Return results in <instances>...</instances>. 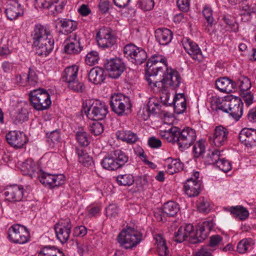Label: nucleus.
I'll return each instance as SVG.
<instances>
[{"label":"nucleus","instance_id":"2","mask_svg":"<svg viewBox=\"0 0 256 256\" xmlns=\"http://www.w3.org/2000/svg\"><path fill=\"white\" fill-rule=\"evenodd\" d=\"M29 100L32 107L38 111L48 109L52 104L50 94L44 88L31 90L29 94Z\"/></svg>","mask_w":256,"mask_h":256},{"label":"nucleus","instance_id":"57","mask_svg":"<svg viewBox=\"0 0 256 256\" xmlns=\"http://www.w3.org/2000/svg\"><path fill=\"white\" fill-rule=\"evenodd\" d=\"M76 137L78 142L82 146H87L90 143L88 134L85 132H78L76 134Z\"/></svg>","mask_w":256,"mask_h":256},{"label":"nucleus","instance_id":"6","mask_svg":"<svg viewBox=\"0 0 256 256\" xmlns=\"http://www.w3.org/2000/svg\"><path fill=\"white\" fill-rule=\"evenodd\" d=\"M8 238L12 243L24 244L29 241L30 233L26 227L14 224L8 228Z\"/></svg>","mask_w":256,"mask_h":256},{"label":"nucleus","instance_id":"32","mask_svg":"<svg viewBox=\"0 0 256 256\" xmlns=\"http://www.w3.org/2000/svg\"><path fill=\"white\" fill-rule=\"evenodd\" d=\"M222 240V238L218 235L212 236L210 240V246H206L202 247L196 253V256H212L210 246L214 247L218 245Z\"/></svg>","mask_w":256,"mask_h":256},{"label":"nucleus","instance_id":"38","mask_svg":"<svg viewBox=\"0 0 256 256\" xmlns=\"http://www.w3.org/2000/svg\"><path fill=\"white\" fill-rule=\"evenodd\" d=\"M179 210L178 204L174 202L170 201L164 204L162 208V213L164 216L170 217L174 216Z\"/></svg>","mask_w":256,"mask_h":256},{"label":"nucleus","instance_id":"44","mask_svg":"<svg viewBox=\"0 0 256 256\" xmlns=\"http://www.w3.org/2000/svg\"><path fill=\"white\" fill-rule=\"evenodd\" d=\"M112 153L119 168L122 167L128 162V156L124 152L120 150H114Z\"/></svg>","mask_w":256,"mask_h":256},{"label":"nucleus","instance_id":"54","mask_svg":"<svg viewBox=\"0 0 256 256\" xmlns=\"http://www.w3.org/2000/svg\"><path fill=\"white\" fill-rule=\"evenodd\" d=\"M99 60L98 54L96 51L92 50L88 53L86 56L85 62L88 66H94L98 64Z\"/></svg>","mask_w":256,"mask_h":256},{"label":"nucleus","instance_id":"36","mask_svg":"<svg viewBox=\"0 0 256 256\" xmlns=\"http://www.w3.org/2000/svg\"><path fill=\"white\" fill-rule=\"evenodd\" d=\"M38 256H65L59 249L54 246H47L40 248Z\"/></svg>","mask_w":256,"mask_h":256},{"label":"nucleus","instance_id":"19","mask_svg":"<svg viewBox=\"0 0 256 256\" xmlns=\"http://www.w3.org/2000/svg\"><path fill=\"white\" fill-rule=\"evenodd\" d=\"M228 130L222 126L216 127L212 136V142L216 147L224 145L228 140Z\"/></svg>","mask_w":256,"mask_h":256},{"label":"nucleus","instance_id":"51","mask_svg":"<svg viewBox=\"0 0 256 256\" xmlns=\"http://www.w3.org/2000/svg\"><path fill=\"white\" fill-rule=\"evenodd\" d=\"M197 208L200 212L206 214L210 210L211 206L206 198L200 197L198 201Z\"/></svg>","mask_w":256,"mask_h":256},{"label":"nucleus","instance_id":"42","mask_svg":"<svg viewBox=\"0 0 256 256\" xmlns=\"http://www.w3.org/2000/svg\"><path fill=\"white\" fill-rule=\"evenodd\" d=\"M212 12L213 11L210 6L205 5L204 6L202 14L208 23L206 30L208 32H210V28H212L214 25V20L212 16Z\"/></svg>","mask_w":256,"mask_h":256},{"label":"nucleus","instance_id":"56","mask_svg":"<svg viewBox=\"0 0 256 256\" xmlns=\"http://www.w3.org/2000/svg\"><path fill=\"white\" fill-rule=\"evenodd\" d=\"M160 108V106L158 101L154 98H151L146 108L150 114H156L158 112Z\"/></svg>","mask_w":256,"mask_h":256},{"label":"nucleus","instance_id":"58","mask_svg":"<svg viewBox=\"0 0 256 256\" xmlns=\"http://www.w3.org/2000/svg\"><path fill=\"white\" fill-rule=\"evenodd\" d=\"M148 64H149L150 63H152L153 64H156L158 62H160L162 64H163L166 67V68L168 66H167V60L166 58L161 54H155L153 56H152L148 60Z\"/></svg>","mask_w":256,"mask_h":256},{"label":"nucleus","instance_id":"12","mask_svg":"<svg viewBox=\"0 0 256 256\" xmlns=\"http://www.w3.org/2000/svg\"><path fill=\"white\" fill-rule=\"evenodd\" d=\"M38 178L40 182L46 187L53 188L64 184L66 177L64 174H53L48 173H42Z\"/></svg>","mask_w":256,"mask_h":256},{"label":"nucleus","instance_id":"33","mask_svg":"<svg viewBox=\"0 0 256 256\" xmlns=\"http://www.w3.org/2000/svg\"><path fill=\"white\" fill-rule=\"evenodd\" d=\"M228 101V96L224 98L218 96H213L210 98L211 108L216 111L220 110L224 112L226 111V106Z\"/></svg>","mask_w":256,"mask_h":256},{"label":"nucleus","instance_id":"43","mask_svg":"<svg viewBox=\"0 0 256 256\" xmlns=\"http://www.w3.org/2000/svg\"><path fill=\"white\" fill-rule=\"evenodd\" d=\"M38 168L32 159H28L22 165V170L24 174L32 176L36 172Z\"/></svg>","mask_w":256,"mask_h":256},{"label":"nucleus","instance_id":"7","mask_svg":"<svg viewBox=\"0 0 256 256\" xmlns=\"http://www.w3.org/2000/svg\"><path fill=\"white\" fill-rule=\"evenodd\" d=\"M162 82L163 85L168 87L172 90H176L180 88L183 82V79L180 73L176 69L167 67L164 73Z\"/></svg>","mask_w":256,"mask_h":256},{"label":"nucleus","instance_id":"35","mask_svg":"<svg viewBox=\"0 0 256 256\" xmlns=\"http://www.w3.org/2000/svg\"><path fill=\"white\" fill-rule=\"evenodd\" d=\"M100 164L102 167L108 170H115L119 168L118 164L114 157L112 152H111L102 160Z\"/></svg>","mask_w":256,"mask_h":256},{"label":"nucleus","instance_id":"18","mask_svg":"<svg viewBox=\"0 0 256 256\" xmlns=\"http://www.w3.org/2000/svg\"><path fill=\"white\" fill-rule=\"evenodd\" d=\"M64 44L65 52L68 54H78L82 50L80 38L74 33L67 37Z\"/></svg>","mask_w":256,"mask_h":256},{"label":"nucleus","instance_id":"14","mask_svg":"<svg viewBox=\"0 0 256 256\" xmlns=\"http://www.w3.org/2000/svg\"><path fill=\"white\" fill-rule=\"evenodd\" d=\"M182 44L186 52L193 60L198 62L202 60L204 56L198 44L187 38L182 39Z\"/></svg>","mask_w":256,"mask_h":256},{"label":"nucleus","instance_id":"45","mask_svg":"<svg viewBox=\"0 0 256 256\" xmlns=\"http://www.w3.org/2000/svg\"><path fill=\"white\" fill-rule=\"evenodd\" d=\"M220 152L218 150H208L205 158V162L208 164H216L217 162L220 159Z\"/></svg>","mask_w":256,"mask_h":256},{"label":"nucleus","instance_id":"22","mask_svg":"<svg viewBox=\"0 0 256 256\" xmlns=\"http://www.w3.org/2000/svg\"><path fill=\"white\" fill-rule=\"evenodd\" d=\"M200 180H194V178H190L184 183L183 189L188 197H194L200 193Z\"/></svg>","mask_w":256,"mask_h":256},{"label":"nucleus","instance_id":"59","mask_svg":"<svg viewBox=\"0 0 256 256\" xmlns=\"http://www.w3.org/2000/svg\"><path fill=\"white\" fill-rule=\"evenodd\" d=\"M90 131L95 136L100 135L104 131L103 126L99 122H94L90 124Z\"/></svg>","mask_w":256,"mask_h":256},{"label":"nucleus","instance_id":"50","mask_svg":"<svg viewBox=\"0 0 256 256\" xmlns=\"http://www.w3.org/2000/svg\"><path fill=\"white\" fill-rule=\"evenodd\" d=\"M38 71L34 67H30L28 72L27 74L28 85L34 86L38 83Z\"/></svg>","mask_w":256,"mask_h":256},{"label":"nucleus","instance_id":"16","mask_svg":"<svg viewBox=\"0 0 256 256\" xmlns=\"http://www.w3.org/2000/svg\"><path fill=\"white\" fill-rule=\"evenodd\" d=\"M7 142L16 148H22L28 141L26 135L19 131H10L6 136Z\"/></svg>","mask_w":256,"mask_h":256},{"label":"nucleus","instance_id":"9","mask_svg":"<svg viewBox=\"0 0 256 256\" xmlns=\"http://www.w3.org/2000/svg\"><path fill=\"white\" fill-rule=\"evenodd\" d=\"M4 195L9 201L20 202L26 200L28 192L22 185L12 184L6 187Z\"/></svg>","mask_w":256,"mask_h":256},{"label":"nucleus","instance_id":"49","mask_svg":"<svg viewBox=\"0 0 256 256\" xmlns=\"http://www.w3.org/2000/svg\"><path fill=\"white\" fill-rule=\"evenodd\" d=\"M253 244V240L251 238L243 239L238 243L237 251L240 254H244L249 248H252Z\"/></svg>","mask_w":256,"mask_h":256},{"label":"nucleus","instance_id":"21","mask_svg":"<svg viewBox=\"0 0 256 256\" xmlns=\"http://www.w3.org/2000/svg\"><path fill=\"white\" fill-rule=\"evenodd\" d=\"M54 40L53 38L45 39L33 44L36 46V54L40 56H46L52 50L54 46Z\"/></svg>","mask_w":256,"mask_h":256},{"label":"nucleus","instance_id":"48","mask_svg":"<svg viewBox=\"0 0 256 256\" xmlns=\"http://www.w3.org/2000/svg\"><path fill=\"white\" fill-rule=\"evenodd\" d=\"M235 82L236 84V87L238 86L241 92L248 90L251 87L250 80L244 76H240Z\"/></svg>","mask_w":256,"mask_h":256},{"label":"nucleus","instance_id":"39","mask_svg":"<svg viewBox=\"0 0 256 256\" xmlns=\"http://www.w3.org/2000/svg\"><path fill=\"white\" fill-rule=\"evenodd\" d=\"M78 68L76 66H68L65 68L62 74V80L68 82L70 80L78 78Z\"/></svg>","mask_w":256,"mask_h":256},{"label":"nucleus","instance_id":"26","mask_svg":"<svg viewBox=\"0 0 256 256\" xmlns=\"http://www.w3.org/2000/svg\"><path fill=\"white\" fill-rule=\"evenodd\" d=\"M11 118L15 124H22L28 120V106H20L11 114Z\"/></svg>","mask_w":256,"mask_h":256},{"label":"nucleus","instance_id":"37","mask_svg":"<svg viewBox=\"0 0 256 256\" xmlns=\"http://www.w3.org/2000/svg\"><path fill=\"white\" fill-rule=\"evenodd\" d=\"M154 239L157 246V252L160 256H168V250L166 244V240L160 234H156Z\"/></svg>","mask_w":256,"mask_h":256},{"label":"nucleus","instance_id":"1","mask_svg":"<svg viewBox=\"0 0 256 256\" xmlns=\"http://www.w3.org/2000/svg\"><path fill=\"white\" fill-rule=\"evenodd\" d=\"M83 108L88 118L96 121L104 119L108 112L104 103L96 99L86 100Z\"/></svg>","mask_w":256,"mask_h":256},{"label":"nucleus","instance_id":"8","mask_svg":"<svg viewBox=\"0 0 256 256\" xmlns=\"http://www.w3.org/2000/svg\"><path fill=\"white\" fill-rule=\"evenodd\" d=\"M228 102L226 110L224 112L228 113L234 120L238 121L243 114V102L239 97L228 96Z\"/></svg>","mask_w":256,"mask_h":256},{"label":"nucleus","instance_id":"34","mask_svg":"<svg viewBox=\"0 0 256 256\" xmlns=\"http://www.w3.org/2000/svg\"><path fill=\"white\" fill-rule=\"evenodd\" d=\"M116 136L119 140L130 144H134L138 140L136 134L130 130H119L116 132Z\"/></svg>","mask_w":256,"mask_h":256},{"label":"nucleus","instance_id":"4","mask_svg":"<svg viewBox=\"0 0 256 256\" xmlns=\"http://www.w3.org/2000/svg\"><path fill=\"white\" fill-rule=\"evenodd\" d=\"M110 106L114 112L118 116H122L130 110L132 104L129 97L118 93L111 96Z\"/></svg>","mask_w":256,"mask_h":256},{"label":"nucleus","instance_id":"46","mask_svg":"<svg viewBox=\"0 0 256 256\" xmlns=\"http://www.w3.org/2000/svg\"><path fill=\"white\" fill-rule=\"evenodd\" d=\"M116 181L120 186H129L134 184V177L131 174H120L117 176Z\"/></svg>","mask_w":256,"mask_h":256},{"label":"nucleus","instance_id":"10","mask_svg":"<svg viewBox=\"0 0 256 256\" xmlns=\"http://www.w3.org/2000/svg\"><path fill=\"white\" fill-rule=\"evenodd\" d=\"M178 148L183 151L190 148L196 138V130L190 127H186L180 130L178 137Z\"/></svg>","mask_w":256,"mask_h":256},{"label":"nucleus","instance_id":"29","mask_svg":"<svg viewBox=\"0 0 256 256\" xmlns=\"http://www.w3.org/2000/svg\"><path fill=\"white\" fill-rule=\"evenodd\" d=\"M226 210L236 218L239 220H244L249 216L248 210L242 206H232L226 208Z\"/></svg>","mask_w":256,"mask_h":256},{"label":"nucleus","instance_id":"25","mask_svg":"<svg viewBox=\"0 0 256 256\" xmlns=\"http://www.w3.org/2000/svg\"><path fill=\"white\" fill-rule=\"evenodd\" d=\"M216 86L221 92L230 93L235 91L236 84L234 81L228 78H221L216 80Z\"/></svg>","mask_w":256,"mask_h":256},{"label":"nucleus","instance_id":"15","mask_svg":"<svg viewBox=\"0 0 256 256\" xmlns=\"http://www.w3.org/2000/svg\"><path fill=\"white\" fill-rule=\"evenodd\" d=\"M105 67L108 72L109 76L113 78H118L125 70L124 64L118 58L108 60Z\"/></svg>","mask_w":256,"mask_h":256},{"label":"nucleus","instance_id":"53","mask_svg":"<svg viewBox=\"0 0 256 256\" xmlns=\"http://www.w3.org/2000/svg\"><path fill=\"white\" fill-rule=\"evenodd\" d=\"M47 141L50 145L53 146L60 142V131L55 130L50 132L46 133Z\"/></svg>","mask_w":256,"mask_h":256},{"label":"nucleus","instance_id":"24","mask_svg":"<svg viewBox=\"0 0 256 256\" xmlns=\"http://www.w3.org/2000/svg\"><path fill=\"white\" fill-rule=\"evenodd\" d=\"M55 22L56 27L59 26L62 32L66 34L72 32L78 28L77 22L69 18H60Z\"/></svg>","mask_w":256,"mask_h":256},{"label":"nucleus","instance_id":"63","mask_svg":"<svg viewBox=\"0 0 256 256\" xmlns=\"http://www.w3.org/2000/svg\"><path fill=\"white\" fill-rule=\"evenodd\" d=\"M209 232H210L208 231H207V230L205 228H204L200 225V226L199 229L196 231V236H198V238L196 240H194L192 242L194 243L201 242L202 240H204L206 238Z\"/></svg>","mask_w":256,"mask_h":256},{"label":"nucleus","instance_id":"60","mask_svg":"<svg viewBox=\"0 0 256 256\" xmlns=\"http://www.w3.org/2000/svg\"><path fill=\"white\" fill-rule=\"evenodd\" d=\"M118 206L115 204H110L106 208V214L110 218H116L118 216Z\"/></svg>","mask_w":256,"mask_h":256},{"label":"nucleus","instance_id":"23","mask_svg":"<svg viewBox=\"0 0 256 256\" xmlns=\"http://www.w3.org/2000/svg\"><path fill=\"white\" fill-rule=\"evenodd\" d=\"M180 130V128L172 126L168 130H160L159 134L162 138L168 142L172 144L176 142L178 146Z\"/></svg>","mask_w":256,"mask_h":256},{"label":"nucleus","instance_id":"62","mask_svg":"<svg viewBox=\"0 0 256 256\" xmlns=\"http://www.w3.org/2000/svg\"><path fill=\"white\" fill-rule=\"evenodd\" d=\"M14 82L20 86H25L28 85L27 74L22 73L16 74L14 78Z\"/></svg>","mask_w":256,"mask_h":256},{"label":"nucleus","instance_id":"3","mask_svg":"<svg viewBox=\"0 0 256 256\" xmlns=\"http://www.w3.org/2000/svg\"><path fill=\"white\" fill-rule=\"evenodd\" d=\"M142 237L141 234L134 228L126 226L119 234L117 240L122 247L132 249L140 243Z\"/></svg>","mask_w":256,"mask_h":256},{"label":"nucleus","instance_id":"31","mask_svg":"<svg viewBox=\"0 0 256 256\" xmlns=\"http://www.w3.org/2000/svg\"><path fill=\"white\" fill-rule=\"evenodd\" d=\"M172 103L176 114H182L186 110V98L184 94H176L173 98Z\"/></svg>","mask_w":256,"mask_h":256},{"label":"nucleus","instance_id":"27","mask_svg":"<svg viewBox=\"0 0 256 256\" xmlns=\"http://www.w3.org/2000/svg\"><path fill=\"white\" fill-rule=\"evenodd\" d=\"M89 80L95 84H102L106 79L105 70L100 67L92 68L88 73Z\"/></svg>","mask_w":256,"mask_h":256},{"label":"nucleus","instance_id":"55","mask_svg":"<svg viewBox=\"0 0 256 256\" xmlns=\"http://www.w3.org/2000/svg\"><path fill=\"white\" fill-rule=\"evenodd\" d=\"M162 70L160 67L152 63L148 64V62H147L146 68V76H155L158 74L159 72H162Z\"/></svg>","mask_w":256,"mask_h":256},{"label":"nucleus","instance_id":"17","mask_svg":"<svg viewBox=\"0 0 256 256\" xmlns=\"http://www.w3.org/2000/svg\"><path fill=\"white\" fill-rule=\"evenodd\" d=\"M33 44L42 40L52 38L50 28L46 26L36 24L31 34Z\"/></svg>","mask_w":256,"mask_h":256},{"label":"nucleus","instance_id":"28","mask_svg":"<svg viewBox=\"0 0 256 256\" xmlns=\"http://www.w3.org/2000/svg\"><path fill=\"white\" fill-rule=\"evenodd\" d=\"M155 36L157 42L161 45L168 44L172 38V32L166 28H158L155 31Z\"/></svg>","mask_w":256,"mask_h":256},{"label":"nucleus","instance_id":"11","mask_svg":"<svg viewBox=\"0 0 256 256\" xmlns=\"http://www.w3.org/2000/svg\"><path fill=\"white\" fill-rule=\"evenodd\" d=\"M72 224L70 218L60 220L54 226V230L58 239L62 244L67 242L71 232Z\"/></svg>","mask_w":256,"mask_h":256},{"label":"nucleus","instance_id":"47","mask_svg":"<svg viewBox=\"0 0 256 256\" xmlns=\"http://www.w3.org/2000/svg\"><path fill=\"white\" fill-rule=\"evenodd\" d=\"M206 142L201 139L196 142L194 146L192 152L195 158L202 156L206 150Z\"/></svg>","mask_w":256,"mask_h":256},{"label":"nucleus","instance_id":"40","mask_svg":"<svg viewBox=\"0 0 256 256\" xmlns=\"http://www.w3.org/2000/svg\"><path fill=\"white\" fill-rule=\"evenodd\" d=\"M66 3L67 0H52V6L48 14L55 16L58 14L61 13Z\"/></svg>","mask_w":256,"mask_h":256},{"label":"nucleus","instance_id":"5","mask_svg":"<svg viewBox=\"0 0 256 256\" xmlns=\"http://www.w3.org/2000/svg\"><path fill=\"white\" fill-rule=\"evenodd\" d=\"M123 52L124 56L136 65L142 64L148 58L147 53L144 48L132 43L126 45Z\"/></svg>","mask_w":256,"mask_h":256},{"label":"nucleus","instance_id":"20","mask_svg":"<svg viewBox=\"0 0 256 256\" xmlns=\"http://www.w3.org/2000/svg\"><path fill=\"white\" fill-rule=\"evenodd\" d=\"M239 140L248 147L256 146V130L244 128L239 134Z\"/></svg>","mask_w":256,"mask_h":256},{"label":"nucleus","instance_id":"41","mask_svg":"<svg viewBox=\"0 0 256 256\" xmlns=\"http://www.w3.org/2000/svg\"><path fill=\"white\" fill-rule=\"evenodd\" d=\"M170 162L167 164L166 172L170 174H173L174 173L178 172L183 169L184 165L180 160L174 159L170 160ZM170 159H168V162Z\"/></svg>","mask_w":256,"mask_h":256},{"label":"nucleus","instance_id":"30","mask_svg":"<svg viewBox=\"0 0 256 256\" xmlns=\"http://www.w3.org/2000/svg\"><path fill=\"white\" fill-rule=\"evenodd\" d=\"M5 13L8 19L12 20L16 19L23 14L21 5L16 2L10 3L5 10Z\"/></svg>","mask_w":256,"mask_h":256},{"label":"nucleus","instance_id":"13","mask_svg":"<svg viewBox=\"0 0 256 256\" xmlns=\"http://www.w3.org/2000/svg\"><path fill=\"white\" fill-rule=\"evenodd\" d=\"M98 44L103 48H109L114 46L116 42V38L110 29L101 28L96 34Z\"/></svg>","mask_w":256,"mask_h":256},{"label":"nucleus","instance_id":"61","mask_svg":"<svg viewBox=\"0 0 256 256\" xmlns=\"http://www.w3.org/2000/svg\"><path fill=\"white\" fill-rule=\"evenodd\" d=\"M216 166L220 170L226 172L230 171L232 168L230 162L224 158H220L219 161L217 162Z\"/></svg>","mask_w":256,"mask_h":256},{"label":"nucleus","instance_id":"64","mask_svg":"<svg viewBox=\"0 0 256 256\" xmlns=\"http://www.w3.org/2000/svg\"><path fill=\"white\" fill-rule=\"evenodd\" d=\"M154 5V0H141L138 4V6L144 11L152 10Z\"/></svg>","mask_w":256,"mask_h":256},{"label":"nucleus","instance_id":"52","mask_svg":"<svg viewBox=\"0 0 256 256\" xmlns=\"http://www.w3.org/2000/svg\"><path fill=\"white\" fill-rule=\"evenodd\" d=\"M68 88L76 92H82L84 90V86L82 82H79L78 78L70 80L68 82Z\"/></svg>","mask_w":256,"mask_h":256}]
</instances>
